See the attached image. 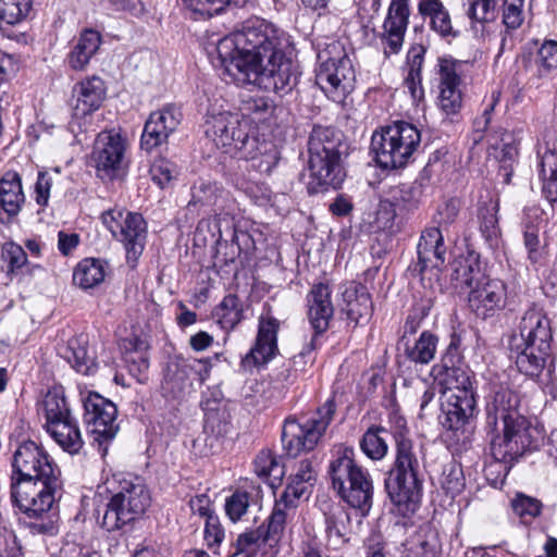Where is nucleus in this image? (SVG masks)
<instances>
[{
    "label": "nucleus",
    "mask_w": 557,
    "mask_h": 557,
    "mask_svg": "<svg viewBox=\"0 0 557 557\" xmlns=\"http://www.w3.org/2000/svg\"><path fill=\"white\" fill-rule=\"evenodd\" d=\"M289 36L272 23L251 17L215 45L216 67L238 85L250 84L275 94H287L296 85L293 63L285 52Z\"/></svg>",
    "instance_id": "nucleus-1"
},
{
    "label": "nucleus",
    "mask_w": 557,
    "mask_h": 557,
    "mask_svg": "<svg viewBox=\"0 0 557 557\" xmlns=\"http://www.w3.org/2000/svg\"><path fill=\"white\" fill-rule=\"evenodd\" d=\"M519 395L506 385H495L486 396V430L493 458L506 472L527 451L537 447L539 431L519 413Z\"/></svg>",
    "instance_id": "nucleus-2"
},
{
    "label": "nucleus",
    "mask_w": 557,
    "mask_h": 557,
    "mask_svg": "<svg viewBox=\"0 0 557 557\" xmlns=\"http://www.w3.org/2000/svg\"><path fill=\"white\" fill-rule=\"evenodd\" d=\"M61 476L14 480L11 497L21 513L20 521L32 535L52 537L59 533L57 497L62 488Z\"/></svg>",
    "instance_id": "nucleus-3"
},
{
    "label": "nucleus",
    "mask_w": 557,
    "mask_h": 557,
    "mask_svg": "<svg viewBox=\"0 0 557 557\" xmlns=\"http://www.w3.org/2000/svg\"><path fill=\"white\" fill-rule=\"evenodd\" d=\"M205 133L216 148L234 158L257 161L260 172H270L278 161L276 147L269 141L250 137L239 121L238 114L221 112L206 120Z\"/></svg>",
    "instance_id": "nucleus-4"
},
{
    "label": "nucleus",
    "mask_w": 557,
    "mask_h": 557,
    "mask_svg": "<svg viewBox=\"0 0 557 557\" xmlns=\"http://www.w3.org/2000/svg\"><path fill=\"white\" fill-rule=\"evenodd\" d=\"M431 375L443 397L444 428L460 430L476 410L473 375L468 368L455 364L453 358H443L432 367Z\"/></svg>",
    "instance_id": "nucleus-5"
},
{
    "label": "nucleus",
    "mask_w": 557,
    "mask_h": 557,
    "mask_svg": "<svg viewBox=\"0 0 557 557\" xmlns=\"http://www.w3.org/2000/svg\"><path fill=\"white\" fill-rule=\"evenodd\" d=\"M395 461L385 479V488L397 511L408 516L418 509L421 498L420 463L410 438L399 432L395 434Z\"/></svg>",
    "instance_id": "nucleus-6"
},
{
    "label": "nucleus",
    "mask_w": 557,
    "mask_h": 557,
    "mask_svg": "<svg viewBox=\"0 0 557 557\" xmlns=\"http://www.w3.org/2000/svg\"><path fill=\"white\" fill-rule=\"evenodd\" d=\"M329 476L334 491L345 503L363 515L370 510L373 482L369 471L356 462L352 447L336 448L329 465Z\"/></svg>",
    "instance_id": "nucleus-7"
},
{
    "label": "nucleus",
    "mask_w": 557,
    "mask_h": 557,
    "mask_svg": "<svg viewBox=\"0 0 557 557\" xmlns=\"http://www.w3.org/2000/svg\"><path fill=\"white\" fill-rule=\"evenodd\" d=\"M338 140L330 127L314 126L308 140V182L310 194L337 188L344 181L341 166V154L337 150Z\"/></svg>",
    "instance_id": "nucleus-8"
},
{
    "label": "nucleus",
    "mask_w": 557,
    "mask_h": 557,
    "mask_svg": "<svg viewBox=\"0 0 557 557\" xmlns=\"http://www.w3.org/2000/svg\"><path fill=\"white\" fill-rule=\"evenodd\" d=\"M420 143V131L413 124L397 121L373 133L371 150L379 166L398 169L410 162Z\"/></svg>",
    "instance_id": "nucleus-9"
},
{
    "label": "nucleus",
    "mask_w": 557,
    "mask_h": 557,
    "mask_svg": "<svg viewBox=\"0 0 557 557\" xmlns=\"http://www.w3.org/2000/svg\"><path fill=\"white\" fill-rule=\"evenodd\" d=\"M317 84L332 101L341 103L355 88V70L345 46L333 40L318 53Z\"/></svg>",
    "instance_id": "nucleus-10"
},
{
    "label": "nucleus",
    "mask_w": 557,
    "mask_h": 557,
    "mask_svg": "<svg viewBox=\"0 0 557 557\" xmlns=\"http://www.w3.org/2000/svg\"><path fill=\"white\" fill-rule=\"evenodd\" d=\"M116 492L107 506L102 518V527L108 531L121 529L123 525L140 517L150 505V493L138 476L113 475Z\"/></svg>",
    "instance_id": "nucleus-11"
},
{
    "label": "nucleus",
    "mask_w": 557,
    "mask_h": 557,
    "mask_svg": "<svg viewBox=\"0 0 557 557\" xmlns=\"http://www.w3.org/2000/svg\"><path fill=\"white\" fill-rule=\"evenodd\" d=\"M335 411V401L329 398L311 418L304 421L287 418L282 431V443L286 453L297 457L302 451L312 450L325 433Z\"/></svg>",
    "instance_id": "nucleus-12"
},
{
    "label": "nucleus",
    "mask_w": 557,
    "mask_h": 557,
    "mask_svg": "<svg viewBox=\"0 0 557 557\" xmlns=\"http://www.w3.org/2000/svg\"><path fill=\"white\" fill-rule=\"evenodd\" d=\"M101 221L126 251L127 263L134 268L143 255L147 239V224L141 214L122 209L102 213Z\"/></svg>",
    "instance_id": "nucleus-13"
},
{
    "label": "nucleus",
    "mask_w": 557,
    "mask_h": 557,
    "mask_svg": "<svg viewBox=\"0 0 557 557\" xmlns=\"http://www.w3.org/2000/svg\"><path fill=\"white\" fill-rule=\"evenodd\" d=\"M210 366L200 359L175 358L168 362L162 382V392L171 398H181L201 385L209 376Z\"/></svg>",
    "instance_id": "nucleus-14"
},
{
    "label": "nucleus",
    "mask_w": 557,
    "mask_h": 557,
    "mask_svg": "<svg viewBox=\"0 0 557 557\" xmlns=\"http://www.w3.org/2000/svg\"><path fill=\"white\" fill-rule=\"evenodd\" d=\"M84 421L94 441L101 447L112 441L117 431L116 406L98 393L90 392L83 400Z\"/></svg>",
    "instance_id": "nucleus-15"
},
{
    "label": "nucleus",
    "mask_w": 557,
    "mask_h": 557,
    "mask_svg": "<svg viewBox=\"0 0 557 557\" xmlns=\"http://www.w3.org/2000/svg\"><path fill=\"white\" fill-rule=\"evenodd\" d=\"M15 480L51 479L61 476V470L48 453L33 441L22 443L12 460Z\"/></svg>",
    "instance_id": "nucleus-16"
},
{
    "label": "nucleus",
    "mask_w": 557,
    "mask_h": 557,
    "mask_svg": "<svg viewBox=\"0 0 557 557\" xmlns=\"http://www.w3.org/2000/svg\"><path fill=\"white\" fill-rule=\"evenodd\" d=\"M280 321L270 315H260L256 339L242 358L240 367L245 371H252L268 364L278 354L277 333Z\"/></svg>",
    "instance_id": "nucleus-17"
},
{
    "label": "nucleus",
    "mask_w": 557,
    "mask_h": 557,
    "mask_svg": "<svg viewBox=\"0 0 557 557\" xmlns=\"http://www.w3.org/2000/svg\"><path fill=\"white\" fill-rule=\"evenodd\" d=\"M463 63L448 57L438 58L436 65L437 103L446 115L459 112L462 106L461 67Z\"/></svg>",
    "instance_id": "nucleus-18"
},
{
    "label": "nucleus",
    "mask_w": 557,
    "mask_h": 557,
    "mask_svg": "<svg viewBox=\"0 0 557 557\" xmlns=\"http://www.w3.org/2000/svg\"><path fill=\"white\" fill-rule=\"evenodd\" d=\"M125 150L126 140L120 132L110 129L99 133L91 154L99 176L113 178L121 169Z\"/></svg>",
    "instance_id": "nucleus-19"
},
{
    "label": "nucleus",
    "mask_w": 557,
    "mask_h": 557,
    "mask_svg": "<svg viewBox=\"0 0 557 557\" xmlns=\"http://www.w3.org/2000/svg\"><path fill=\"white\" fill-rule=\"evenodd\" d=\"M331 288L327 284L319 283L314 284L308 296V319L313 327L315 335L312 337L310 344H308L299 354V357H310L312 351L317 347L318 335L325 332L329 327L330 321L334 314V307L331 300Z\"/></svg>",
    "instance_id": "nucleus-20"
},
{
    "label": "nucleus",
    "mask_w": 557,
    "mask_h": 557,
    "mask_svg": "<svg viewBox=\"0 0 557 557\" xmlns=\"http://www.w3.org/2000/svg\"><path fill=\"white\" fill-rule=\"evenodd\" d=\"M182 121V112L175 104L169 103L150 113L145 123L140 145L147 151L165 143Z\"/></svg>",
    "instance_id": "nucleus-21"
},
{
    "label": "nucleus",
    "mask_w": 557,
    "mask_h": 557,
    "mask_svg": "<svg viewBox=\"0 0 557 557\" xmlns=\"http://www.w3.org/2000/svg\"><path fill=\"white\" fill-rule=\"evenodd\" d=\"M552 341L550 320L543 309L536 307H531L523 313L519 324V335H513L510 339L513 345L518 343L534 345L542 351L552 347Z\"/></svg>",
    "instance_id": "nucleus-22"
},
{
    "label": "nucleus",
    "mask_w": 557,
    "mask_h": 557,
    "mask_svg": "<svg viewBox=\"0 0 557 557\" xmlns=\"http://www.w3.org/2000/svg\"><path fill=\"white\" fill-rule=\"evenodd\" d=\"M409 0H392L383 22L382 42L385 54H396L401 50L409 22Z\"/></svg>",
    "instance_id": "nucleus-23"
},
{
    "label": "nucleus",
    "mask_w": 557,
    "mask_h": 557,
    "mask_svg": "<svg viewBox=\"0 0 557 557\" xmlns=\"http://www.w3.org/2000/svg\"><path fill=\"white\" fill-rule=\"evenodd\" d=\"M546 222V213L541 207L532 205L523 209L521 216L523 246L527 250L528 260L532 264L541 263L545 258L540 230Z\"/></svg>",
    "instance_id": "nucleus-24"
},
{
    "label": "nucleus",
    "mask_w": 557,
    "mask_h": 557,
    "mask_svg": "<svg viewBox=\"0 0 557 557\" xmlns=\"http://www.w3.org/2000/svg\"><path fill=\"white\" fill-rule=\"evenodd\" d=\"M469 305L479 317H487L506 305V286L499 280L485 276L475 288L469 290Z\"/></svg>",
    "instance_id": "nucleus-25"
},
{
    "label": "nucleus",
    "mask_w": 557,
    "mask_h": 557,
    "mask_svg": "<svg viewBox=\"0 0 557 557\" xmlns=\"http://www.w3.org/2000/svg\"><path fill=\"white\" fill-rule=\"evenodd\" d=\"M75 103L74 119H82L97 111L106 97V85L99 76H90L77 83L73 88Z\"/></svg>",
    "instance_id": "nucleus-26"
},
{
    "label": "nucleus",
    "mask_w": 557,
    "mask_h": 557,
    "mask_svg": "<svg viewBox=\"0 0 557 557\" xmlns=\"http://www.w3.org/2000/svg\"><path fill=\"white\" fill-rule=\"evenodd\" d=\"M342 312L349 323L367 324L373 312V304L367 287L362 284L350 283L343 290Z\"/></svg>",
    "instance_id": "nucleus-27"
},
{
    "label": "nucleus",
    "mask_w": 557,
    "mask_h": 557,
    "mask_svg": "<svg viewBox=\"0 0 557 557\" xmlns=\"http://www.w3.org/2000/svg\"><path fill=\"white\" fill-rule=\"evenodd\" d=\"M446 247L440 227L425 230L418 244V263L416 269L420 274L428 270H436L445 263Z\"/></svg>",
    "instance_id": "nucleus-28"
},
{
    "label": "nucleus",
    "mask_w": 557,
    "mask_h": 557,
    "mask_svg": "<svg viewBox=\"0 0 557 557\" xmlns=\"http://www.w3.org/2000/svg\"><path fill=\"white\" fill-rule=\"evenodd\" d=\"M537 157L543 196L554 203L557 201V143L546 139L540 143Z\"/></svg>",
    "instance_id": "nucleus-29"
},
{
    "label": "nucleus",
    "mask_w": 557,
    "mask_h": 557,
    "mask_svg": "<svg viewBox=\"0 0 557 557\" xmlns=\"http://www.w3.org/2000/svg\"><path fill=\"white\" fill-rule=\"evenodd\" d=\"M101 42L102 38L98 30L92 28L82 30L66 57L69 66L74 71H85L98 52Z\"/></svg>",
    "instance_id": "nucleus-30"
},
{
    "label": "nucleus",
    "mask_w": 557,
    "mask_h": 557,
    "mask_svg": "<svg viewBox=\"0 0 557 557\" xmlns=\"http://www.w3.org/2000/svg\"><path fill=\"white\" fill-rule=\"evenodd\" d=\"M511 351L517 352L516 364L518 370L528 376H537L547 366L552 355V347L540 350L534 345L520 344L513 345L510 342Z\"/></svg>",
    "instance_id": "nucleus-31"
},
{
    "label": "nucleus",
    "mask_w": 557,
    "mask_h": 557,
    "mask_svg": "<svg viewBox=\"0 0 557 557\" xmlns=\"http://www.w3.org/2000/svg\"><path fill=\"white\" fill-rule=\"evenodd\" d=\"M46 430L54 442L71 455L78 454L84 446L81 430L75 418L52 422L51 425L46 426Z\"/></svg>",
    "instance_id": "nucleus-32"
},
{
    "label": "nucleus",
    "mask_w": 557,
    "mask_h": 557,
    "mask_svg": "<svg viewBox=\"0 0 557 557\" xmlns=\"http://www.w3.org/2000/svg\"><path fill=\"white\" fill-rule=\"evenodd\" d=\"M25 201L18 173L9 171L0 178V206L10 215H16Z\"/></svg>",
    "instance_id": "nucleus-33"
},
{
    "label": "nucleus",
    "mask_w": 557,
    "mask_h": 557,
    "mask_svg": "<svg viewBox=\"0 0 557 557\" xmlns=\"http://www.w3.org/2000/svg\"><path fill=\"white\" fill-rule=\"evenodd\" d=\"M64 358L77 372L90 375L97 370L94 351L90 352L87 338L79 335L69 341Z\"/></svg>",
    "instance_id": "nucleus-34"
},
{
    "label": "nucleus",
    "mask_w": 557,
    "mask_h": 557,
    "mask_svg": "<svg viewBox=\"0 0 557 557\" xmlns=\"http://www.w3.org/2000/svg\"><path fill=\"white\" fill-rule=\"evenodd\" d=\"M485 277L476 258H458L453 264L451 282L455 288L470 290Z\"/></svg>",
    "instance_id": "nucleus-35"
},
{
    "label": "nucleus",
    "mask_w": 557,
    "mask_h": 557,
    "mask_svg": "<svg viewBox=\"0 0 557 557\" xmlns=\"http://www.w3.org/2000/svg\"><path fill=\"white\" fill-rule=\"evenodd\" d=\"M104 263L100 259L87 258L77 263L73 282L82 289L94 288L104 281Z\"/></svg>",
    "instance_id": "nucleus-36"
},
{
    "label": "nucleus",
    "mask_w": 557,
    "mask_h": 557,
    "mask_svg": "<svg viewBox=\"0 0 557 557\" xmlns=\"http://www.w3.org/2000/svg\"><path fill=\"white\" fill-rule=\"evenodd\" d=\"M324 516L327 544L336 549L347 542L349 516L341 507L332 508Z\"/></svg>",
    "instance_id": "nucleus-37"
},
{
    "label": "nucleus",
    "mask_w": 557,
    "mask_h": 557,
    "mask_svg": "<svg viewBox=\"0 0 557 557\" xmlns=\"http://www.w3.org/2000/svg\"><path fill=\"white\" fill-rule=\"evenodd\" d=\"M228 193L218 183L199 180L191 187V199L188 205H206L223 207Z\"/></svg>",
    "instance_id": "nucleus-38"
},
{
    "label": "nucleus",
    "mask_w": 557,
    "mask_h": 557,
    "mask_svg": "<svg viewBox=\"0 0 557 557\" xmlns=\"http://www.w3.org/2000/svg\"><path fill=\"white\" fill-rule=\"evenodd\" d=\"M40 413L46 420L45 428L51 425L52 422L74 418L66 404L63 392L58 388L50 389L46 394L40 406Z\"/></svg>",
    "instance_id": "nucleus-39"
},
{
    "label": "nucleus",
    "mask_w": 557,
    "mask_h": 557,
    "mask_svg": "<svg viewBox=\"0 0 557 557\" xmlns=\"http://www.w3.org/2000/svg\"><path fill=\"white\" fill-rule=\"evenodd\" d=\"M255 473L272 488L281 484L284 467L270 450H261L253 460Z\"/></svg>",
    "instance_id": "nucleus-40"
},
{
    "label": "nucleus",
    "mask_w": 557,
    "mask_h": 557,
    "mask_svg": "<svg viewBox=\"0 0 557 557\" xmlns=\"http://www.w3.org/2000/svg\"><path fill=\"white\" fill-rule=\"evenodd\" d=\"M295 511L296 508L287 505L284 499H277L268 519L264 539L268 542L277 543L284 533L286 524L294 518Z\"/></svg>",
    "instance_id": "nucleus-41"
},
{
    "label": "nucleus",
    "mask_w": 557,
    "mask_h": 557,
    "mask_svg": "<svg viewBox=\"0 0 557 557\" xmlns=\"http://www.w3.org/2000/svg\"><path fill=\"white\" fill-rule=\"evenodd\" d=\"M497 212L498 203L492 200L482 205L478 211L480 231L491 247L497 246L500 237Z\"/></svg>",
    "instance_id": "nucleus-42"
},
{
    "label": "nucleus",
    "mask_w": 557,
    "mask_h": 557,
    "mask_svg": "<svg viewBox=\"0 0 557 557\" xmlns=\"http://www.w3.org/2000/svg\"><path fill=\"white\" fill-rule=\"evenodd\" d=\"M32 0H0V35H5L10 26L24 21L30 9Z\"/></svg>",
    "instance_id": "nucleus-43"
},
{
    "label": "nucleus",
    "mask_w": 557,
    "mask_h": 557,
    "mask_svg": "<svg viewBox=\"0 0 557 557\" xmlns=\"http://www.w3.org/2000/svg\"><path fill=\"white\" fill-rule=\"evenodd\" d=\"M124 348L123 359L128 372L138 381H141L149 368V360L144 343L138 339H129L125 342Z\"/></svg>",
    "instance_id": "nucleus-44"
},
{
    "label": "nucleus",
    "mask_w": 557,
    "mask_h": 557,
    "mask_svg": "<svg viewBox=\"0 0 557 557\" xmlns=\"http://www.w3.org/2000/svg\"><path fill=\"white\" fill-rule=\"evenodd\" d=\"M387 431L381 426H371L360 440V449L371 460H382L388 451Z\"/></svg>",
    "instance_id": "nucleus-45"
},
{
    "label": "nucleus",
    "mask_w": 557,
    "mask_h": 557,
    "mask_svg": "<svg viewBox=\"0 0 557 557\" xmlns=\"http://www.w3.org/2000/svg\"><path fill=\"white\" fill-rule=\"evenodd\" d=\"M214 318L224 330H233L243 319V307L236 295H227L214 310Z\"/></svg>",
    "instance_id": "nucleus-46"
},
{
    "label": "nucleus",
    "mask_w": 557,
    "mask_h": 557,
    "mask_svg": "<svg viewBox=\"0 0 557 557\" xmlns=\"http://www.w3.org/2000/svg\"><path fill=\"white\" fill-rule=\"evenodd\" d=\"M419 12L431 17V26L442 36L451 32V23L448 12L440 0H424L419 3Z\"/></svg>",
    "instance_id": "nucleus-47"
},
{
    "label": "nucleus",
    "mask_w": 557,
    "mask_h": 557,
    "mask_svg": "<svg viewBox=\"0 0 557 557\" xmlns=\"http://www.w3.org/2000/svg\"><path fill=\"white\" fill-rule=\"evenodd\" d=\"M436 346L437 337L425 331L412 346L406 347V356L412 362L425 364L434 359Z\"/></svg>",
    "instance_id": "nucleus-48"
},
{
    "label": "nucleus",
    "mask_w": 557,
    "mask_h": 557,
    "mask_svg": "<svg viewBox=\"0 0 557 557\" xmlns=\"http://www.w3.org/2000/svg\"><path fill=\"white\" fill-rule=\"evenodd\" d=\"M499 0H465L467 15L471 21L484 24L496 20Z\"/></svg>",
    "instance_id": "nucleus-49"
},
{
    "label": "nucleus",
    "mask_w": 557,
    "mask_h": 557,
    "mask_svg": "<svg viewBox=\"0 0 557 557\" xmlns=\"http://www.w3.org/2000/svg\"><path fill=\"white\" fill-rule=\"evenodd\" d=\"M535 65L540 77L547 76L557 70V41L545 40L535 57Z\"/></svg>",
    "instance_id": "nucleus-50"
},
{
    "label": "nucleus",
    "mask_w": 557,
    "mask_h": 557,
    "mask_svg": "<svg viewBox=\"0 0 557 557\" xmlns=\"http://www.w3.org/2000/svg\"><path fill=\"white\" fill-rule=\"evenodd\" d=\"M419 197L420 189L407 184L395 186L389 191V198L399 211H409L416 208Z\"/></svg>",
    "instance_id": "nucleus-51"
},
{
    "label": "nucleus",
    "mask_w": 557,
    "mask_h": 557,
    "mask_svg": "<svg viewBox=\"0 0 557 557\" xmlns=\"http://www.w3.org/2000/svg\"><path fill=\"white\" fill-rule=\"evenodd\" d=\"M524 21V0H503L502 22L507 30L518 29Z\"/></svg>",
    "instance_id": "nucleus-52"
},
{
    "label": "nucleus",
    "mask_w": 557,
    "mask_h": 557,
    "mask_svg": "<svg viewBox=\"0 0 557 557\" xmlns=\"http://www.w3.org/2000/svg\"><path fill=\"white\" fill-rule=\"evenodd\" d=\"M244 110L258 121H265L272 116L276 106L269 97H251L244 103Z\"/></svg>",
    "instance_id": "nucleus-53"
},
{
    "label": "nucleus",
    "mask_w": 557,
    "mask_h": 557,
    "mask_svg": "<svg viewBox=\"0 0 557 557\" xmlns=\"http://www.w3.org/2000/svg\"><path fill=\"white\" fill-rule=\"evenodd\" d=\"M244 0H182L183 4L202 16L220 13L226 4H240Z\"/></svg>",
    "instance_id": "nucleus-54"
},
{
    "label": "nucleus",
    "mask_w": 557,
    "mask_h": 557,
    "mask_svg": "<svg viewBox=\"0 0 557 557\" xmlns=\"http://www.w3.org/2000/svg\"><path fill=\"white\" fill-rule=\"evenodd\" d=\"M150 174L152 181L158 184L161 188H164L169 183L175 178L178 174V170L175 163L165 159H157L151 168Z\"/></svg>",
    "instance_id": "nucleus-55"
},
{
    "label": "nucleus",
    "mask_w": 557,
    "mask_h": 557,
    "mask_svg": "<svg viewBox=\"0 0 557 557\" xmlns=\"http://www.w3.org/2000/svg\"><path fill=\"white\" fill-rule=\"evenodd\" d=\"M441 484L446 493L451 496L461 493L465 487V478L461 467L456 463L446 466L442 473Z\"/></svg>",
    "instance_id": "nucleus-56"
},
{
    "label": "nucleus",
    "mask_w": 557,
    "mask_h": 557,
    "mask_svg": "<svg viewBox=\"0 0 557 557\" xmlns=\"http://www.w3.org/2000/svg\"><path fill=\"white\" fill-rule=\"evenodd\" d=\"M59 176V171L55 170L53 173L48 171H40L37 175L35 183V201L40 207L48 206L50 191L54 184L55 178Z\"/></svg>",
    "instance_id": "nucleus-57"
},
{
    "label": "nucleus",
    "mask_w": 557,
    "mask_h": 557,
    "mask_svg": "<svg viewBox=\"0 0 557 557\" xmlns=\"http://www.w3.org/2000/svg\"><path fill=\"white\" fill-rule=\"evenodd\" d=\"M513 512L522 519L535 518L540 515L541 503L524 494H517L511 500Z\"/></svg>",
    "instance_id": "nucleus-58"
},
{
    "label": "nucleus",
    "mask_w": 557,
    "mask_h": 557,
    "mask_svg": "<svg viewBox=\"0 0 557 557\" xmlns=\"http://www.w3.org/2000/svg\"><path fill=\"white\" fill-rule=\"evenodd\" d=\"M249 494L247 492L237 491L232 494L225 503V511L232 521L239 520L249 507Z\"/></svg>",
    "instance_id": "nucleus-59"
},
{
    "label": "nucleus",
    "mask_w": 557,
    "mask_h": 557,
    "mask_svg": "<svg viewBox=\"0 0 557 557\" xmlns=\"http://www.w3.org/2000/svg\"><path fill=\"white\" fill-rule=\"evenodd\" d=\"M2 259L8 264L10 273L20 270L27 261V256L24 249L14 243H5L2 246Z\"/></svg>",
    "instance_id": "nucleus-60"
},
{
    "label": "nucleus",
    "mask_w": 557,
    "mask_h": 557,
    "mask_svg": "<svg viewBox=\"0 0 557 557\" xmlns=\"http://www.w3.org/2000/svg\"><path fill=\"white\" fill-rule=\"evenodd\" d=\"M263 542H268V540L264 539V530L263 527H261L257 530L240 534L236 543L237 550L251 555Z\"/></svg>",
    "instance_id": "nucleus-61"
},
{
    "label": "nucleus",
    "mask_w": 557,
    "mask_h": 557,
    "mask_svg": "<svg viewBox=\"0 0 557 557\" xmlns=\"http://www.w3.org/2000/svg\"><path fill=\"white\" fill-rule=\"evenodd\" d=\"M496 149H499V154L497 157L503 163V168L507 170L511 166L512 162H515L519 153L518 143L513 135L505 134L502 138V146L496 147Z\"/></svg>",
    "instance_id": "nucleus-62"
},
{
    "label": "nucleus",
    "mask_w": 557,
    "mask_h": 557,
    "mask_svg": "<svg viewBox=\"0 0 557 557\" xmlns=\"http://www.w3.org/2000/svg\"><path fill=\"white\" fill-rule=\"evenodd\" d=\"M311 486L307 483H300V480H295L290 475L289 483L278 499H284L287 505L296 508L298 499L307 494Z\"/></svg>",
    "instance_id": "nucleus-63"
},
{
    "label": "nucleus",
    "mask_w": 557,
    "mask_h": 557,
    "mask_svg": "<svg viewBox=\"0 0 557 557\" xmlns=\"http://www.w3.org/2000/svg\"><path fill=\"white\" fill-rule=\"evenodd\" d=\"M224 539V530L218 516H209L205 523V540L211 547L219 545Z\"/></svg>",
    "instance_id": "nucleus-64"
}]
</instances>
